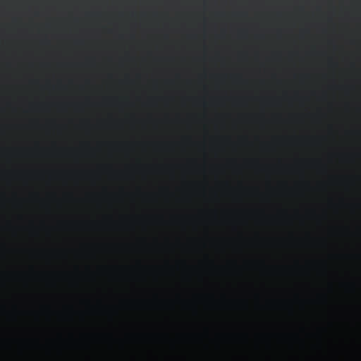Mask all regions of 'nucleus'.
<instances>
[{"mask_svg":"<svg viewBox=\"0 0 361 361\" xmlns=\"http://www.w3.org/2000/svg\"><path fill=\"white\" fill-rule=\"evenodd\" d=\"M351 361H361V340L357 342V348L350 355Z\"/></svg>","mask_w":361,"mask_h":361,"instance_id":"nucleus-1","label":"nucleus"},{"mask_svg":"<svg viewBox=\"0 0 361 361\" xmlns=\"http://www.w3.org/2000/svg\"><path fill=\"white\" fill-rule=\"evenodd\" d=\"M354 256L357 257V258H361V245L359 246V249L357 250Z\"/></svg>","mask_w":361,"mask_h":361,"instance_id":"nucleus-2","label":"nucleus"}]
</instances>
